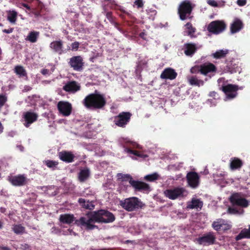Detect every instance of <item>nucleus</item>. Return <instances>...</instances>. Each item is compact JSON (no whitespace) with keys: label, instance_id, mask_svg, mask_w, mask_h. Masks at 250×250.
<instances>
[{"label":"nucleus","instance_id":"nucleus-1","mask_svg":"<svg viewBox=\"0 0 250 250\" xmlns=\"http://www.w3.org/2000/svg\"><path fill=\"white\" fill-rule=\"evenodd\" d=\"M115 220L114 215L108 211L100 210L88 213L80 218L78 223L86 229L91 230L96 228L94 224L96 222L108 223Z\"/></svg>","mask_w":250,"mask_h":250},{"label":"nucleus","instance_id":"nucleus-2","mask_svg":"<svg viewBox=\"0 0 250 250\" xmlns=\"http://www.w3.org/2000/svg\"><path fill=\"white\" fill-rule=\"evenodd\" d=\"M106 103L103 95L93 93L87 95L83 100V104L88 109H95L102 108Z\"/></svg>","mask_w":250,"mask_h":250},{"label":"nucleus","instance_id":"nucleus-3","mask_svg":"<svg viewBox=\"0 0 250 250\" xmlns=\"http://www.w3.org/2000/svg\"><path fill=\"white\" fill-rule=\"evenodd\" d=\"M123 141L126 144V145L124 144H122L123 147L124 148V152L127 153L128 156L132 159H135L134 158L135 156H137L142 158H146L148 157V155L146 154H145L144 152L133 150L128 147L127 144L129 143L133 148L142 149V146L136 142L130 141L127 139H123Z\"/></svg>","mask_w":250,"mask_h":250},{"label":"nucleus","instance_id":"nucleus-4","mask_svg":"<svg viewBox=\"0 0 250 250\" xmlns=\"http://www.w3.org/2000/svg\"><path fill=\"white\" fill-rule=\"evenodd\" d=\"M117 177L122 181H128L131 186L136 189L147 190L149 188L148 185L143 182L133 180L132 176L129 174L119 173L117 174Z\"/></svg>","mask_w":250,"mask_h":250},{"label":"nucleus","instance_id":"nucleus-5","mask_svg":"<svg viewBox=\"0 0 250 250\" xmlns=\"http://www.w3.org/2000/svg\"><path fill=\"white\" fill-rule=\"evenodd\" d=\"M224 78H220L218 80L219 86H220L221 83H224ZM219 89L222 90L225 93L226 96L225 100L227 101L232 100L236 97L238 87L235 84H228L225 85L223 84Z\"/></svg>","mask_w":250,"mask_h":250},{"label":"nucleus","instance_id":"nucleus-6","mask_svg":"<svg viewBox=\"0 0 250 250\" xmlns=\"http://www.w3.org/2000/svg\"><path fill=\"white\" fill-rule=\"evenodd\" d=\"M122 207L128 211L136 210L142 208L144 204L137 197H130L121 202Z\"/></svg>","mask_w":250,"mask_h":250},{"label":"nucleus","instance_id":"nucleus-7","mask_svg":"<svg viewBox=\"0 0 250 250\" xmlns=\"http://www.w3.org/2000/svg\"><path fill=\"white\" fill-rule=\"evenodd\" d=\"M164 193L168 199L175 200L186 197L188 194V191L184 188L178 187L167 189L164 191Z\"/></svg>","mask_w":250,"mask_h":250},{"label":"nucleus","instance_id":"nucleus-8","mask_svg":"<svg viewBox=\"0 0 250 250\" xmlns=\"http://www.w3.org/2000/svg\"><path fill=\"white\" fill-rule=\"evenodd\" d=\"M192 8L193 7L190 1L185 0L182 2L178 9V13L179 15L180 19L184 21L189 18Z\"/></svg>","mask_w":250,"mask_h":250},{"label":"nucleus","instance_id":"nucleus-9","mask_svg":"<svg viewBox=\"0 0 250 250\" xmlns=\"http://www.w3.org/2000/svg\"><path fill=\"white\" fill-rule=\"evenodd\" d=\"M227 25L223 21L216 20L209 23L207 30L211 34L218 35L224 31Z\"/></svg>","mask_w":250,"mask_h":250},{"label":"nucleus","instance_id":"nucleus-10","mask_svg":"<svg viewBox=\"0 0 250 250\" xmlns=\"http://www.w3.org/2000/svg\"><path fill=\"white\" fill-rule=\"evenodd\" d=\"M216 67L211 63H205L200 66L192 67L190 69L191 73H196L200 72L201 74L207 75L208 73L215 72Z\"/></svg>","mask_w":250,"mask_h":250},{"label":"nucleus","instance_id":"nucleus-11","mask_svg":"<svg viewBox=\"0 0 250 250\" xmlns=\"http://www.w3.org/2000/svg\"><path fill=\"white\" fill-rule=\"evenodd\" d=\"M131 114L128 112H123L114 118V123L118 126L125 127L129 123Z\"/></svg>","mask_w":250,"mask_h":250},{"label":"nucleus","instance_id":"nucleus-12","mask_svg":"<svg viewBox=\"0 0 250 250\" xmlns=\"http://www.w3.org/2000/svg\"><path fill=\"white\" fill-rule=\"evenodd\" d=\"M230 202L233 205L239 206L242 208H247L249 204V201L243 198L239 193L232 194L230 197Z\"/></svg>","mask_w":250,"mask_h":250},{"label":"nucleus","instance_id":"nucleus-13","mask_svg":"<svg viewBox=\"0 0 250 250\" xmlns=\"http://www.w3.org/2000/svg\"><path fill=\"white\" fill-rule=\"evenodd\" d=\"M216 240V236L213 232H208L197 239L198 243L204 246L212 245Z\"/></svg>","mask_w":250,"mask_h":250},{"label":"nucleus","instance_id":"nucleus-14","mask_svg":"<svg viewBox=\"0 0 250 250\" xmlns=\"http://www.w3.org/2000/svg\"><path fill=\"white\" fill-rule=\"evenodd\" d=\"M38 118V115L35 112L31 111L25 112L22 115L23 124L26 127H28L37 120Z\"/></svg>","mask_w":250,"mask_h":250},{"label":"nucleus","instance_id":"nucleus-15","mask_svg":"<svg viewBox=\"0 0 250 250\" xmlns=\"http://www.w3.org/2000/svg\"><path fill=\"white\" fill-rule=\"evenodd\" d=\"M68 63L71 67L75 71H81L83 69V60L80 56H74L71 58Z\"/></svg>","mask_w":250,"mask_h":250},{"label":"nucleus","instance_id":"nucleus-16","mask_svg":"<svg viewBox=\"0 0 250 250\" xmlns=\"http://www.w3.org/2000/svg\"><path fill=\"white\" fill-rule=\"evenodd\" d=\"M187 179L188 186L192 188H197L199 185L200 177L195 172H189L187 174Z\"/></svg>","mask_w":250,"mask_h":250},{"label":"nucleus","instance_id":"nucleus-17","mask_svg":"<svg viewBox=\"0 0 250 250\" xmlns=\"http://www.w3.org/2000/svg\"><path fill=\"white\" fill-rule=\"evenodd\" d=\"M57 107L60 113L63 116H68L71 113L72 106L68 102L60 101L58 103Z\"/></svg>","mask_w":250,"mask_h":250},{"label":"nucleus","instance_id":"nucleus-18","mask_svg":"<svg viewBox=\"0 0 250 250\" xmlns=\"http://www.w3.org/2000/svg\"><path fill=\"white\" fill-rule=\"evenodd\" d=\"M80 84L74 81H69L63 86V89L68 92L74 93L80 90Z\"/></svg>","mask_w":250,"mask_h":250},{"label":"nucleus","instance_id":"nucleus-19","mask_svg":"<svg viewBox=\"0 0 250 250\" xmlns=\"http://www.w3.org/2000/svg\"><path fill=\"white\" fill-rule=\"evenodd\" d=\"M177 75V74L174 69L167 68L162 72L160 77L163 79L173 80L176 78Z\"/></svg>","mask_w":250,"mask_h":250},{"label":"nucleus","instance_id":"nucleus-20","mask_svg":"<svg viewBox=\"0 0 250 250\" xmlns=\"http://www.w3.org/2000/svg\"><path fill=\"white\" fill-rule=\"evenodd\" d=\"M50 47L54 52L59 55L63 53V42L60 40L51 42L50 44Z\"/></svg>","mask_w":250,"mask_h":250},{"label":"nucleus","instance_id":"nucleus-21","mask_svg":"<svg viewBox=\"0 0 250 250\" xmlns=\"http://www.w3.org/2000/svg\"><path fill=\"white\" fill-rule=\"evenodd\" d=\"M201 46H197L194 43H185L184 45V53L187 56H192L197 49L199 48Z\"/></svg>","mask_w":250,"mask_h":250},{"label":"nucleus","instance_id":"nucleus-22","mask_svg":"<svg viewBox=\"0 0 250 250\" xmlns=\"http://www.w3.org/2000/svg\"><path fill=\"white\" fill-rule=\"evenodd\" d=\"M59 157L63 162L71 163L73 161L75 156L71 151H62L59 153Z\"/></svg>","mask_w":250,"mask_h":250},{"label":"nucleus","instance_id":"nucleus-23","mask_svg":"<svg viewBox=\"0 0 250 250\" xmlns=\"http://www.w3.org/2000/svg\"><path fill=\"white\" fill-rule=\"evenodd\" d=\"M10 182L15 186H21L25 183L26 178L23 175L11 176L9 178Z\"/></svg>","mask_w":250,"mask_h":250},{"label":"nucleus","instance_id":"nucleus-24","mask_svg":"<svg viewBox=\"0 0 250 250\" xmlns=\"http://www.w3.org/2000/svg\"><path fill=\"white\" fill-rule=\"evenodd\" d=\"M243 27V24L241 20L235 19L230 25V32L234 34L239 32Z\"/></svg>","mask_w":250,"mask_h":250},{"label":"nucleus","instance_id":"nucleus-25","mask_svg":"<svg viewBox=\"0 0 250 250\" xmlns=\"http://www.w3.org/2000/svg\"><path fill=\"white\" fill-rule=\"evenodd\" d=\"M196 30V28L192 26L190 22H188L185 25V28L184 31V35L189 36L191 38H195L196 36L194 34Z\"/></svg>","mask_w":250,"mask_h":250},{"label":"nucleus","instance_id":"nucleus-26","mask_svg":"<svg viewBox=\"0 0 250 250\" xmlns=\"http://www.w3.org/2000/svg\"><path fill=\"white\" fill-rule=\"evenodd\" d=\"M203 206V203L200 200L193 198L190 202H188L187 204V208L190 209L195 208L197 209H201Z\"/></svg>","mask_w":250,"mask_h":250},{"label":"nucleus","instance_id":"nucleus-27","mask_svg":"<svg viewBox=\"0 0 250 250\" xmlns=\"http://www.w3.org/2000/svg\"><path fill=\"white\" fill-rule=\"evenodd\" d=\"M188 80L189 83L191 85L199 87L204 84V81L200 79L196 76H189L188 78Z\"/></svg>","mask_w":250,"mask_h":250},{"label":"nucleus","instance_id":"nucleus-28","mask_svg":"<svg viewBox=\"0 0 250 250\" xmlns=\"http://www.w3.org/2000/svg\"><path fill=\"white\" fill-rule=\"evenodd\" d=\"M59 220L61 223L66 224H71L74 220V216L69 214H61Z\"/></svg>","mask_w":250,"mask_h":250},{"label":"nucleus","instance_id":"nucleus-29","mask_svg":"<svg viewBox=\"0 0 250 250\" xmlns=\"http://www.w3.org/2000/svg\"><path fill=\"white\" fill-rule=\"evenodd\" d=\"M243 165L242 161L238 158L234 157L230 159V167L232 170L240 168Z\"/></svg>","mask_w":250,"mask_h":250},{"label":"nucleus","instance_id":"nucleus-30","mask_svg":"<svg viewBox=\"0 0 250 250\" xmlns=\"http://www.w3.org/2000/svg\"><path fill=\"white\" fill-rule=\"evenodd\" d=\"M243 238L250 239V225H249V229H242L240 233L235 237V239L237 241L241 240Z\"/></svg>","mask_w":250,"mask_h":250},{"label":"nucleus","instance_id":"nucleus-31","mask_svg":"<svg viewBox=\"0 0 250 250\" xmlns=\"http://www.w3.org/2000/svg\"><path fill=\"white\" fill-rule=\"evenodd\" d=\"M90 173V170L87 167L81 169L79 173V181L81 182L85 181L89 177Z\"/></svg>","mask_w":250,"mask_h":250},{"label":"nucleus","instance_id":"nucleus-32","mask_svg":"<svg viewBox=\"0 0 250 250\" xmlns=\"http://www.w3.org/2000/svg\"><path fill=\"white\" fill-rule=\"evenodd\" d=\"M40 33L38 31H33L29 33L28 36L25 38V40L32 43L36 42L39 37Z\"/></svg>","mask_w":250,"mask_h":250},{"label":"nucleus","instance_id":"nucleus-33","mask_svg":"<svg viewBox=\"0 0 250 250\" xmlns=\"http://www.w3.org/2000/svg\"><path fill=\"white\" fill-rule=\"evenodd\" d=\"M14 72L19 76V77H22L27 76V73L25 69L21 65H17L14 69Z\"/></svg>","mask_w":250,"mask_h":250},{"label":"nucleus","instance_id":"nucleus-34","mask_svg":"<svg viewBox=\"0 0 250 250\" xmlns=\"http://www.w3.org/2000/svg\"><path fill=\"white\" fill-rule=\"evenodd\" d=\"M79 203L83 207L89 209H92L94 208V205L89 201H86L84 199L80 198L78 200Z\"/></svg>","mask_w":250,"mask_h":250},{"label":"nucleus","instance_id":"nucleus-35","mask_svg":"<svg viewBox=\"0 0 250 250\" xmlns=\"http://www.w3.org/2000/svg\"><path fill=\"white\" fill-rule=\"evenodd\" d=\"M228 53L229 50L228 49L219 50L213 53L212 56L215 59H221L224 58Z\"/></svg>","mask_w":250,"mask_h":250},{"label":"nucleus","instance_id":"nucleus-36","mask_svg":"<svg viewBox=\"0 0 250 250\" xmlns=\"http://www.w3.org/2000/svg\"><path fill=\"white\" fill-rule=\"evenodd\" d=\"M17 15L18 13L16 11L14 10L9 11L8 12L7 15L8 21L11 23H15L17 20Z\"/></svg>","mask_w":250,"mask_h":250},{"label":"nucleus","instance_id":"nucleus-37","mask_svg":"<svg viewBox=\"0 0 250 250\" xmlns=\"http://www.w3.org/2000/svg\"><path fill=\"white\" fill-rule=\"evenodd\" d=\"M223 222H225V220L222 219H217L216 221L212 223V227L215 230L217 231L221 230Z\"/></svg>","mask_w":250,"mask_h":250},{"label":"nucleus","instance_id":"nucleus-38","mask_svg":"<svg viewBox=\"0 0 250 250\" xmlns=\"http://www.w3.org/2000/svg\"><path fill=\"white\" fill-rule=\"evenodd\" d=\"M235 65V64L233 63V62H231L227 64L226 70L230 73L236 72L239 71V68L237 66H236Z\"/></svg>","mask_w":250,"mask_h":250},{"label":"nucleus","instance_id":"nucleus-39","mask_svg":"<svg viewBox=\"0 0 250 250\" xmlns=\"http://www.w3.org/2000/svg\"><path fill=\"white\" fill-rule=\"evenodd\" d=\"M228 211L230 214L241 215L244 213V210L242 208L237 207L229 208Z\"/></svg>","mask_w":250,"mask_h":250},{"label":"nucleus","instance_id":"nucleus-40","mask_svg":"<svg viewBox=\"0 0 250 250\" xmlns=\"http://www.w3.org/2000/svg\"><path fill=\"white\" fill-rule=\"evenodd\" d=\"M158 174L156 172H155L152 174H148L145 176L144 177V179L148 181L152 182L158 179Z\"/></svg>","mask_w":250,"mask_h":250},{"label":"nucleus","instance_id":"nucleus-41","mask_svg":"<svg viewBox=\"0 0 250 250\" xmlns=\"http://www.w3.org/2000/svg\"><path fill=\"white\" fill-rule=\"evenodd\" d=\"M47 167L54 169L58 165V163L55 161L47 160L43 162Z\"/></svg>","mask_w":250,"mask_h":250},{"label":"nucleus","instance_id":"nucleus-42","mask_svg":"<svg viewBox=\"0 0 250 250\" xmlns=\"http://www.w3.org/2000/svg\"><path fill=\"white\" fill-rule=\"evenodd\" d=\"M13 230L16 233L20 234L24 231V228L21 225H15L13 227Z\"/></svg>","mask_w":250,"mask_h":250},{"label":"nucleus","instance_id":"nucleus-43","mask_svg":"<svg viewBox=\"0 0 250 250\" xmlns=\"http://www.w3.org/2000/svg\"><path fill=\"white\" fill-rule=\"evenodd\" d=\"M219 99V97L217 98H214L212 99H208L206 101V104L211 107L215 106L217 103V100Z\"/></svg>","mask_w":250,"mask_h":250},{"label":"nucleus","instance_id":"nucleus-44","mask_svg":"<svg viewBox=\"0 0 250 250\" xmlns=\"http://www.w3.org/2000/svg\"><path fill=\"white\" fill-rule=\"evenodd\" d=\"M106 17L109 21L116 28H117V23L113 20V18L111 12H107L106 13Z\"/></svg>","mask_w":250,"mask_h":250},{"label":"nucleus","instance_id":"nucleus-45","mask_svg":"<svg viewBox=\"0 0 250 250\" xmlns=\"http://www.w3.org/2000/svg\"><path fill=\"white\" fill-rule=\"evenodd\" d=\"M146 12L148 15H149V19L151 20H153L154 19V17L156 14V11L155 10L153 9H148L146 10Z\"/></svg>","mask_w":250,"mask_h":250},{"label":"nucleus","instance_id":"nucleus-46","mask_svg":"<svg viewBox=\"0 0 250 250\" xmlns=\"http://www.w3.org/2000/svg\"><path fill=\"white\" fill-rule=\"evenodd\" d=\"M231 227V226L228 224L227 221L225 220V222L223 223L221 230H227L229 229Z\"/></svg>","mask_w":250,"mask_h":250},{"label":"nucleus","instance_id":"nucleus-47","mask_svg":"<svg viewBox=\"0 0 250 250\" xmlns=\"http://www.w3.org/2000/svg\"><path fill=\"white\" fill-rule=\"evenodd\" d=\"M80 46V43L78 42H75L72 43L71 45L72 51H77Z\"/></svg>","mask_w":250,"mask_h":250},{"label":"nucleus","instance_id":"nucleus-48","mask_svg":"<svg viewBox=\"0 0 250 250\" xmlns=\"http://www.w3.org/2000/svg\"><path fill=\"white\" fill-rule=\"evenodd\" d=\"M39 97L37 96V95H32L31 96H29L27 99V100L28 101H32V100H34V102H32V104H35V101H36V100L39 98Z\"/></svg>","mask_w":250,"mask_h":250},{"label":"nucleus","instance_id":"nucleus-49","mask_svg":"<svg viewBox=\"0 0 250 250\" xmlns=\"http://www.w3.org/2000/svg\"><path fill=\"white\" fill-rule=\"evenodd\" d=\"M134 4L138 8L142 7L143 6V2L142 0H135Z\"/></svg>","mask_w":250,"mask_h":250},{"label":"nucleus","instance_id":"nucleus-50","mask_svg":"<svg viewBox=\"0 0 250 250\" xmlns=\"http://www.w3.org/2000/svg\"><path fill=\"white\" fill-rule=\"evenodd\" d=\"M208 3L213 7L218 6L217 2L215 0H208Z\"/></svg>","mask_w":250,"mask_h":250},{"label":"nucleus","instance_id":"nucleus-51","mask_svg":"<svg viewBox=\"0 0 250 250\" xmlns=\"http://www.w3.org/2000/svg\"><path fill=\"white\" fill-rule=\"evenodd\" d=\"M247 0H237V4L240 6H243L246 5Z\"/></svg>","mask_w":250,"mask_h":250},{"label":"nucleus","instance_id":"nucleus-52","mask_svg":"<svg viewBox=\"0 0 250 250\" xmlns=\"http://www.w3.org/2000/svg\"><path fill=\"white\" fill-rule=\"evenodd\" d=\"M51 232L55 234H58L60 232V230L56 227H52L51 229Z\"/></svg>","mask_w":250,"mask_h":250},{"label":"nucleus","instance_id":"nucleus-53","mask_svg":"<svg viewBox=\"0 0 250 250\" xmlns=\"http://www.w3.org/2000/svg\"><path fill=\"white\" fill-rule=\"evenodd\" d=\"M209 96L217 98L219 97L218 94L215 91H211L209 93Z\"/></svg>","mask_w":250,"mask_h":250},{"label":"nucleus","instance_id":"nucleus-54","mask_svg":"<svg viewBox=\"0 0 250 250\" xmlns=\"http://www.w3.org/2000/svg\"><path fill=\"white\" fill-rule=\"evenodd\" d=\"M13 31V28H10L8 29H3L2 30V32L3 33H6V34H10Z\"/></svg>","mask_w":250,"mask_h":250},{"label":"nucleus","instance_id":"nucleus-55","mask_svg":"<svg viewBox=\"0 0 250 250\" xmlns=\"http://www.w3.org/2000/svg\"><path fill=\"white\" fill-rule=\"evenodd\" d=\"M139 36L142 38L144 40H146V33L145 32H142L141 33H140L139 34Z\"/></svg>","mask_w":250,"mask_h":250},{"label":"nucleus","instance_id":"nucleus-56","mask_svg":"<svg viewBox=\"0 0 250 250\" xmlns=\"http://www.w3.org/2000/svg\"><path fill=\"white\" fill-rule=\"evenodd\" d=\"M41 73L42 74H43L44 75L48 74L49 70H48L47 69H43L42 70Z\"/></svg>","mask_w":250,"mask_h":250},{"label":"nucleus","instance_id":"nucleus-57","mask_svg":"<svg viewBox=\"0 0 250 250\" xmlns=\"http://www.w3.org/2000/svg\"><path fill=\"white\" fill-rule=\"evenodd\" d=\"M67 230L68 232H66L65 233H64V234L67 235V234H72L73 233V234L75 235V232H73L71 229H68Z\"/></svg>","mask_w":250,"mask_h":250},{"label":"nucleus","instance_id":"nucleus-58","mask_svg":"<svg viewBox=\"0 0 250 250\" xmlns=\"http://www.w3.org/2000/svg\"><path fill=\"white\" fill-rule=\"evenodd\" d=\"M21 5H22L23 7H24L26 8L27 9H28V10H30V6H28V5H27V4L24 3H22V4H21Z\"/></svg>","mask_w":250,"mask_h":250},{"label":"nucleus","instance_id":"nucleus-59","mask_svg":"<svg viewBox=\"0 0 250 250\" xmlns=\"http://www.w3.org/2000/svg\"><path fill=\"white\" fill-rule=\"evenodd\" d=\"M17 147L21 151H23L24 150V147L21 145H17Z\"/></svg>","mask_w":250,"mask_h":250},{"label":"nucleus","instance_id":"nucleus-60","mask_svg":"<svg viewBox=\"0 0 250 250\" xmlns=\"http://www.w3.org/2000/svg\"><path fill=\"white\" fill-rule=\"evenodd\" d=\"M0 250H11L9 248H8V247L0 246Z\"/></svg>","mask_w":250,"mask_h":250},{"label":"nucleus","instance_id":"nucleus-61","mask_svg":"<svg viewBox=\"0 0 250 250\" xmlns=\"http://www.w3.org/2000/svg\"><path fill=\"white\" fill-rule=\"evenodd\" d=\"M6 211V209L4 208H0V211L2 213H4Z\"/></svg>","mask_w":250,"mask_h":250},{"label":"nucleus","instance_id":"nucleus-62","mask_svg":"<svg viewBox=\"0 0 250 250\" xmlns=\"http://www.w3.org/2000/svg\"><path fill=\"white\" fill-rule=\"evenodd\" d=\"M31 89V88L28 86H26L24 87V89L27 90H30Z\"/></svg>","mask_w":250,"mask_h":250},{"label":"nucleus","instance_id":"nucleus-63","mask_svg":"<svg viewBox=\"0 0 250 250\" xmlns=\"http://www.w3.org/2000/svg\"><path fill=\"white\" fill-rule=\"evenodd\" d=\"M57 194V192L56 191H54V192H53L51 195L52 196H54Z\"/></svg>","mask_w":250,"mask_h":250},{"label":"nucleus","instance_id":"nucleus-64","mask_svg":"<svg viewBox=\"0 0 250 250\" xmlns=\"http://www.w3.org/2000/svg\"><path fill=\"white\" fill-rule=\"evenodd\" d=\"M2 223L1 222V221H0V229H1L2 228Z\"/></svg>","mask_w":250,"mask_h":250}]
</instances>
